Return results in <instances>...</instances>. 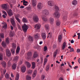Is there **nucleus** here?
<instances>
[{"label": "nucleus", "mask_w": 80, "mask_h": 80, "mask_svg": "<svg viewBox=\"0 0 80 80\" xmlns=\"http://www.w3.org/2000/svg\"><path fill=\"white\" fill-rule=\"evenodd\" d=\"M54 10L56 11V12L53 14V16L54 17H55V18H60V13L58 12H57L59 10V8H58V7L57 6H54Z\"/></svg>", "instance_id": "1"}, {"label": "nucleus", "mask_w": 80, "mask_h": 80, "mask_svg": "<svg viewBox=\"0 0 80 80\" xmlns=\"http://www.w3.org/2000/svg\"><path fill=\"white\" fill-rule=\"evenodd\" d=\"M33 16H34L33 17V20L34 22H38L39 20L38 17V16L37 15L34 13H32L30 15H28V18H31L32 17H33Z\"/></svg>", "instance_id": "2"}, {"label": "nucleus", "mask_w": 80, "mask_h": 80, "mask_svg": "<svg viewBox=\"0 0 80 80\" xmlns=\"http://www.w3.org/2000/svg\"><path fill=\"white\" fill-rule=\"evenodd\" d=\"M12 48L11 49V52L12 54H15V50L17 48V45L14 43H12Z\"/></svg>", "instance_id": "3"}, {"label": "nucleus", "mask_w": 80, "mask_h": 80, "mask_svg": "<svg viewBox=\"0 0 80 80\" xmlns=\"http://www.w3.org/2000/svg\"><path fill=\"white\" fill-rule=\"evenodd\" d=\"M22 28L24 32H27V31L28 29V25H26L25 23L24 24V25L22 26Z\"/></svg>", "instance_id": "4"}, {"label": "nucleus", "mask_w": 80, "mask_h": 80, "mask_svg": "<svg viewBox=\"0 0 80 80\" xmlns=\"http://www.w3.org/2000/svg\"><path fill=\"white\" fill-rule=\"evenodd\" d=\"M42 15H45L46 16H47V15H49V12L47 9L44 10L42 11Z\"/></svg>", "instance_id": "5"}, {"label": "nucleus", "mask_w": 80, "mask_h": 80, "mask_svg": "<svg viewBox=\"0 0 80 80\" xmlns=\"http://www.w3.org/2000/svg\"><path fill=\"white\" fill-rule=\"evenodd\" d=\"M7 12L10 17H12V15H13V11H12V10L10 9L8 11H7Z\"/></svg>", "instance_id": "6"}, {"label": "nucleus", "mask_w": 80, "mask_h": 80, "mask_svg": "<svg viewBox=\"0 0 80 80\" xmlns=\"http://www.w3.org/2000/svg\"><path fill=\"white\" fill-rule=\"evenodd\" d=\"M42 18L44 22H47L48 21V18L44 15H42Z\"/></svg>", "instance_id": "7"}, {"label": "nucleus", "mask_w": 80, "mask_h": 80, "mask_svg": "<svg viewBox=\"0 0 80 80\" xmlns=\"http://www.w3.org/2000/svg\"><path fill=\"white\" fill-rule=\"evenodd\" d=\"M48 4L49 6L53 7L54 5V2L52 1H49L48 2Z\"/></svg>", "instance_id": "8"}, {"label": "nucleus", "mask_w": 80, "mask_h": 80, "mask_svg": "<svg viewBox=\"0 0 80 80\" xmlns=\"http://www.w3.org/2000/svg\"><path fill=\"white\" fill-rule=\"evenodd\" d=\"M32 53L31 52H28L27 54V59L28 60H30L31 59V57H32Z\"/></svg>", "instance_id": "9"}, {"label": "nucleus", "mask_w": 80, "mask_h": 80, "mask_svg": "<svg viewBox=\"0 0 80 80\" xmlns=\"http://www.w3.org/2000/svg\"><path fill=\"white\" fill-rule=\"evenodd\" d=\"M7 5H8V4H2V7L3 9H4L5 10H7Z\"/></svg>", "instance_id": "10"}, {"label": "nucleus", "mask_w": 80, "mask_h": 80, "mask_svg": "<svg viewBox=\"0 0 80 80\" xmlns=\"http://www.w3.org/2000/svg\"><path fill=\"white\" fill-rule=\"evenodd\" d=\"M41 27V25L40 24H36L35 25L34 28L36 30H38Z\"/></svg>", "instance_id": "11"}, {"label": "nucleus", "mask_w": 80, "mask_h": 80, "mask_svg": "<svg viewBox=\"0 0 80 80\" xmlns=\"http://www.w3.org/2000/svg\"><path fill=\"white\" fill-rule=\"evenodd\" d=\"M25 63L28 68H30L31 67V64L29 62L26 61L25 62Z\"/></svg>", "instance_id": "12"}, {"label": "nucleus", "mask_w": 80, "mask_h": 80, "mask_svg": "<svg viewBox=\"0 0 80 80\" xmlns=\"http://www.w3.org/2000/svg\"><path fill=\"white\" fill-rule=\"evenodd\" d=\"M32 3L33 7H36L37 5V0H32Z\"/></svg>", "instance_id": "13"}, {"label": "nucleus", "mask_w": 80, "mask_h": 80, "mask_svg": "<svg viewBox=\"0 0 80 80\" xmlns=\"http://www.w3.org/2000/svg\"><path fill=\"white\" fill-rule=\"evenodd\" d=\"M6 53L8 57H10L11 55V52L10 50L8 49L6 50Z\"/></svg>", "instance_id": "14"}, {"label": "nucleus", "mask_w": 80, "mask_h": 80, "mask_svg": "<svg viewBox=\"0 0 80 80\" xmlns=\"http://www.w3.org/2000/svg\"><path fill=\"white\" fill-rule=\"evenodd\" d=\"M41 36L43 40H45L46 39V37H47V35L45 33L42 32L41 33Z\"/></svg>", "instance_id": "15"}, {"label": "nucleus", "mask_w": 80, "mask_h": 80, "mask_svg": "<svg viewBox=\"0 0 80 80\" xmlns=\"http://www.w3.org/2000/svg\"><path fill=\"white\" fill-rule=\"evenodd\" d=\"M11 22L13 27L15 26V21L14 20V18L11 19Z\"/></svg>", "instance_id": "16"}, {"label": "nucleus", "mask_w": 80, "mask_h": 80, "mask_svg": "<svg viewBox=\"0 0 80 80\" xmlns=\"http://www.w3.org/2000/svg\"><path fill=\"white\" fill-rule=\"evenodd\" d=\"M67 12H66V11H64L63 13V14L64 15L63 17V20H65V19H67Z\"/></svg>", "instance_id": "17"}, {"label": "nucleus", "mask_w": 80, "mask_h": 80, "mask_svg": "<svg viewBox=\"0 0 80 80\" xmlns=\"http://www.w3.org/2000/svg\"><path fill=\"white\" fill-rule=\"evenodd\" d=\"M43 8V5L41 3V2H39L38 3V9H42Z\"/></svg>", "instance_id": "18"}, {"label": "nucleus", "mask_w": 80, "mask_h": 80, "mask_svg": "<svg viewBox=\"0 0 80 80\" xmlns=\"http://www.w3.org/2000/svg\"><path fill=\"white\" fill-rule=\"evenodd\" d=\"M49 21L50 22L51 24L52 25V24H53L54 19L52 18H50L49 19Z\"/></svg>", "instance_id": "19"}, {"label": "nucleus", "mask_w": 80, "mask_h": 80, "mask_svg": "<svg viewBox=\"0 0 80 80\" xmlns=\"http://www.w3.org/2000/svg\"><path fill=\"white\" fill-rule=\"evenodd\" d=\"M38 52L36 51L35 52H34V53L33 54V58H37V57H38Z\"/></svg>", "instance_id": "20"}, {"label": "nucleus", "mask_w": 80, "mask_h": 80, "mask_svg": "<svg viewBox=\"0 0 80 80\" xmlns=\"http://www.w3.org/2000/svg\"><path fill=\"white\" fill-rule=\"evenodd\" d=\"M26 67L25 66H23L21 68V71L23 73H24V72H25L26 71Z\"/></svg>", "instance_id": "21"}, {"label": "nucleus", "mask_w": 80, "mask_h": 80, "mask_svg": "<svg viewBox=\"0 0 80 80\" xmlns=\"http://www.w3.org/2000/svg\"><path fill=\"white\" fill-rule=\"evenodd\" d=\"M19 52H20V47L18 46L16 49V55L18 54L19 53Z\"/></svg>", "instance_id": "22"}, {"label": "nucleus", "mask_w": 80, "mask_h": 80, "mask_svg": "<svg viewBox=\"0 0 80 80\" xmlns=\"http://www.w3.org/2000/svg\"><path fill=\"white\" fill-rule=\"evenodd\" d=\"M78 2L77 0H74L72 2V4L73 5H77V3Z\"/></svg>", "instance_id": "23"}, {"label": "nucleus", "mask_w": 80, "mask_h": 80, "mask_svg": "<svg viewBox=\"0 0 80 80\" xmlns=\"http://www.w3.org/2000/svg\"><path fill=\"white\" fill-rule=\"evenodd\" d=\"M2 66L5 68L7 67V63L5 61H2Z\"/></svg>", "instance_id": "24"}, {"label": "nucleus", "mask_w": 80, "mask_h": 80, "mask_svg": "<svg viewBox=\"0 0 80 80\" xmlns=\"http://www.w3.org/2000/svg\"><path fill=\"white\" fill-rule=\"evenodd\" d=\"M62 35H59L58 37V40L59 42H61L62 41Z\"/></svg>", "instance_id": "25"}, {"label": "nucleus", "mask_w": 80, "mask_h": 80, "mask_svg": "<svg viewBox=\"0 0 80 80\" xmlns=\"http://www.w3.org/2000/svg\"><path fill=\"white\" fill-rule=\"evenodd\" d=\"M17 68V64L15 63L13 64L12 66V68L13 70H16Z\"/></svg>", "instance_id": "26"}, {"label": "nucleus", "mask_w": 80, "mask_h": 80, "mask_svg": "<svg viewBox=\"0 0 80 80\" xmlns=\"http://www.w3.org/2000/svg\"><path fill=\"white\" fill-rule=\"evenodd\" d=\"M37 70H35L33 73L32 74V77H36V75H37Z\"/></svg>", "instance_id": "27"}, {"label": "nucleus", "mask_w": 80, "mask_h": 80, "mask_svg": "<svg viewBox=\"0 0 80 80\" xmlns=\"http://www.w3.org/2000/svg\"><path fill=\"white\" fill-rule=\"evenodd\" d=\"M65 47H66V42H64L62 44V50H64L65 48Z\"/></svg>", "instance_id": "28"}, {"label": "nucleus", "mask_w": 80, "mask_h": 80, "mask_svg": "<svg viewBox=\"0 0 80 80\" xmlns=\"http://www.w3.org/2000/svg\"><path fill=\"white\" fill-rule=\"evenodd\" d=\"M60 21L59 20H57L56 22V24L57 26H60Z\"/></svg>", "instance_id": "29"}, {"label": "nucleus", "mask_w": 80, "mask_h": 80, "mask_svg": "<svg viewBox=\"0 0 80 80\" xmlns=\"http://www.w3.org/2000/svg\"><path fill=\"white\" fill-rule=\"evenodd\" d=\"M40 37V34L38 33L36 34H35L34 35V37L35 39H37Z\"/></svg>", "instance_id": "30"}, {"label": "nucleus", "mask_w": 80, "mask_h": 80, "mask_svg": "<svg viewBox=\"0 0 80 80\" xmlns=\"http://www.w3.org/2000/svg\"><path fill=\"white\" fill-rule=\"evenodd\" d=\"M14 34H15V32H10V37H13Z\"/></svg>", "instance_id": "31"}, {"label": "nucleus", "mask_w": 80, "mask_h": 80, "mask_svg": "<svg viewBox=\"0 0 80 80\" xmlns=\"http://www.w3.org/2000/svg\"><path fill=\"white\" fill-rule=\"evenodd\" d=\"M1 72L2 74L1 76L0 77V80H2V78H3V71H2V70H1Z\"/></svg>", "instance_id": "32"}, {"label": "nucleus", "mask_w": 80, "mask_h": 80, "mask_svg": "<svg viewBox=\"0 0 80 80\" xmlns=\"http://www.w3.org/2000/svg\"><path fill=\"white\" fill-rule=\"evenodd\" d=\"M2 47H6V46H7V44L5 42H4V41H3L2 42Z\"/></svg>", "instance_id": "33"}, {"label": "nucleus", "mask_w": 80, "mask_h": 80, "mask_svg": "<svg viewBox=\"0 0 80 80\" xmlns=\"http://www.w3.org/2000/svg\"><path fill=\"white\" fill-rule=\"evenodd\" d=\"M6 42L7 44H9L10 43V41H9V38H7L6 39Z\"/></svg>", "instance_id": "34"}, {"label": "nucleus", "mask_w": 80, "mask_h": 80, "mask_svg": "<svg viewBox=\"0 0 80 80\" xmlns=\"http://www.w3.org/2000/svg\"><path fill=\"white\" fill-rule=\"evenodd\" d=\"M32 68H35V62H33L32 63Z\"/></svg>", "instance_id": "35"}, {"label": "nucleus", "mask_w": 80, "mask_h": 80, "mask_svg": "<svg viewBox=\"0 0 80 80\" xmlns=\"http://www.w3.org/2000/svg\"><path fill=\"white\" fill-rule=\"evenodd\" d=\"M18 57L17 56H16L14 58L13 61L14 62H16V61H18Z\"/></svg>", "instance_id": "36"}, {"label": "nucleus", "mask_w": 80, "mask_h": 80, "mask_svg": "<svg viewBox=\"0 0 80 80\" xmlns=\"http://www.w3.org/2000/svg\"><path fill=\"white\" fill-rule=\"evenodd\" d=\"M5 77L7 78V79H9V74L8 73H6L5 75Z\"/></svg>", "instance_id": "37"}, {"label": "nucleus", "mask_w": 80, "mask_h": 80, "mask_svg": "<svg viewBox=\"0 0 80 80\" xmlns=\"http://www.w3.org/2000/svg\"><path fill=\"white\" fill-rule=\"evenodd\" d=\"M27 80H31V77L29 75H28L26 78Z\"/></svg>", "instance_id": "38"}, {"label": "nucleus", "mask_w": 80, "mask_h": 80, "mask_svg": "<svg viewBox=\"0 0 80 80\" xmlns=\"http://www.w3.org/2000/svg\"><path fill=\"white\" fill-rule=\"evenodd\" d=\"M28 20H27V19H26V18H23V19H22V22L24 23H26V22H27Z\"/></svg>", "instance_id": "39"}, {"label": "nucleus", "mask_w": 80, "mask_h": 80, "mask_svg": "<svg viewBox=\"0 0 80 80\" xmlns=\"http://www.w3.org/2000/svg\"><path fill=\"white\" fill-rule=\"evenodd\" d=\"M15 18L18 21V23H20V19H19L17 16H15Z\"/></svg>", "instance_id": "40"}, {"label": "nucleus", "mask_w": 80, "mask_h": 80, "mask_svg": "<svg viewBox=\"0 0 80 80\" xmlns=\"http://www.w3.org/2000/svg\"><path fill=\"white\" fill-rule=\"evenodd\" d=\"M4 24V26H3V28L5 29H6L7 28V23L5 22Z\"/></svg>", "instance_id": "41"}, {"label": "nucleus", "mask_w": 80, "mask_h": 80, "mask_svg": "<svg viewBox=\"0 0 80 80\" xmlns=\"http://www.w3.org/2000/svg\"><path fill=\"white\" fill-rule=\"evenodd\" d=\"M0 36L1 38H4V37H5L4 34L3 33L0 34Z\"/></svg>", "instance_id": "42"}, {"label": "nucleus", "mask_w": 80, "mask_h": 80, "mask_svg": "<svg viewBox=\"0 0 80 80\" xmlns=\"http://www.w3.org/2000/svg\"><path fill=\"white\" fill-rule=\"evenodd\" d=\"M45 29L46 30H48L49 28H48V24H46L45 25Z\"/></svg>", "instance_id": "43"}, {"label": "nucleus", "mask_w": 80, "mask_h": 80, "mask_svg": "<svg viewBox=\"0 0 80 80\" xmlns=\"http://www.w3.org/2000/svg\"><path fill=\"white\" fill-rule=\"evenodd\" d=\"M33 72V71L32 70L29 69L28 71V74H30Z\"/></svg>", "instance_id": "44"}, {"label": "nucleus", "mask_w": 80, "mask_h": 80, "mask_svg": "<svg viewBox=\"0 0 80 80\" xmlns=\"http://www.w3.org/2000/svg\"><path fill=\"white\" fill-rule=\"evenodd\" d=\"M28 39L30 41H33V38H32V37L30 36H29Z\"/></svg>", "instance_id": "45"}, {"label": "nucleus", "mask_w": 80, "mask_h": 80, "mask_svg": "<svg viewBox=\"0 0 80 80\" xmlns=\"http://www.w3.org/2000/svg\"><path fill=\"white\" fill-rule=\"evenodd\" d=\"M45 78V76L44 75H42L41 76V79L42 80H44Z\"/></svg>", "instance_id": "46"}, {"label": "nucleus", "mask_w": 80, "mask_h": 80, "mask_svg": "<svg viewBox=\"0 0 80 80\" xmlns=\"http://www.w3.org/2000/svg\"><path fill=\"white\" fill-rule=\"evenodd\" d=\"M19 80V74H17L16 77V80Z\"/></svg>", "instance_id": "47"}, {"label": "nucleus", "mask_w": 80, "mask_h": 80, "mask_svg": "<svg viewBox=\"0 0 80 80\" xmlns=\"http://www.w3.org/2000/svg\"><path fill=\"white\" fill-rule=\"evenodd\" d=\"M3 60V54H0V60Z\"/></svg>", "instance_id": "48"}, {"label": "nucleus", "mask_w": 80, "mask_h": 80, "mask_svg": "<svg viewBox=\"0 0 80 80\" xmlns=\"http://www.w3.org/2000/svg\"><path fill=\"white\" fill-rule=\"evenodd\" d=\"M48 59L47 58H45L44 59V65H45L46 63H47V62Z\"/></svg>", "instance_id": "49"}, {"label": "nucleus", "mask_w": 80, "mask_h": 80, "mask_svg": "<svg viewBox=\"0 0 80 80\" xmlns=\"http://www.w3.org/2000/svg\"><path fill=\"white\" fill-rule=\"evenodd\" d=\"M28 3L27 1H25V2H23V5H24V6H27V5H28Z\"/></svg>", "instance_id": "50"}, {"label": "nucleus", "mask_w": 80, "mask_h": 80, "mask_svg": "<svg viewBox=\"0 0 80 80\" xmlns=\"http://www.w3.org/2000/svg\"><path fill=\"white\" fill-rule=\"evenodd\" d=\"M47 50V46H45L44 48V52H46Z\"/></svg>", "instance_id": "51"}, {"label": "nucleus", "mask_w": 80, "mask_h": 80, "mask_svg": "<svg viewBox=\"0 0 80 80\" xmlns=\"http://www.w3.org/2000/svg\"><path fill=\"white\" fill-rule=\"evenodd\" d=\"M57 52H54L53 54V57L55 58L56 57V56L57 55Z\"/></svg>", "instance_id": "52"}, {"label": "nucleus", "mask_w": 80, "mask_h": 80, "mask_svg": "<svg viewBox=\"0 0 80 80\" xmlns=\"http://www.w3.org/2000/svg\"><path fill=\"white\" fill-rule=\"evenodd\" d=\"M49 68H50V67L49 66V65L47 66V67H46V71H48V70H49Z\"/></svg>", "instance_id": "53"}, {"label": "nucleus", "mask_w": 80, "mask_h": 80, "mask_svg": "<svg viewBox=\"0 0 80 80\" xmlns=\"http://www.w3.org/2000/svg\"><path fill=\"white\" fill-rule=\"evenodd\" d=\"M70 52H74V49H73V48H71L70 50Z\"/></svg>", "instance_id": "54"}, {"label": "nucleus", "mask_w": 80, "mask_h": 80, "mask_svg": "<svg viewBox=\"0 0 80 80\" xmlns=\"http://www.w3.org/2000/svg\"><path fill=\"white\" fill-rule=\"evenodd\" d=\"M41 62H43V56H42V57H41Z\"/></svg>", "instance_id": "55"}, {"label": "nucleus", "mask_w": 80, "mask_h": 80, "mask_svg": "<svg viewBox=\"0 0 80 80\" xmlns=\"http://www.w3.org/2000/svg\"><path fill=\"white\" fill-rule=\"evenodd\" d=\"M2 13H4V14H5V15L6 16H7V12L5 11H2Z\"/></svg>", "instance_id": "56"}, {"label": "nucleus", "mask_w": 80, "mask_h": 80, "mask_svg": "<svg viewBox=\"0 0 80 80\" xmlns=\"http://www.w3.org/2000/svg\"><path fill=\"white\" fill-rule=\"evenodd\" d=\"M52 37V34H50V33L49 32L48 33V37Z\"/></svg>", "instance_id": "57"}, {"label": "nucleus", "mask_w": 80, "mask_h": 80, "mask_svg": "<svg viewBox=\"0 0 80 80\" xmlns=\"http://www.w3.org/2000/svg\"><path fill=\"white\" fill-rule=\"evenodd\" d=\"M18 29L19 30H21V26L19 24L18 25Z\"/></svg>", "instance_id": "58"}, {"label": "nucleus", "mask_w": 80, "mask_h": 80, "mask_svg": "<svg viewBox=\"0 0 80 80\" xmlns=\"http://www.w3.org/2000/svg\"><path fill=\"white\" fill-rule=\"evenodd\" d=\"M6 72H7V70H6V69L3 70V73L4 75H5V73H6Z\"/></svg>", "instance_id": "59"}, {"label": "nucleus", "mask_w": 80, "mask_h": 80, "mask_svg": "<svg viewBox=\"0 0 80 80\" xmlns=\"http://www.w3.org/2000/svg\"><path fill=\"white\" fill-rule=\"evenodd\" d=\"M9 5L10 6V7H11V8H13V5H12V4L11 3H10Z\"/></svg>", "instance_id": "60"}, {"label": "nucleus", "mask_w": 80, "mask_h": 80, "mask_svg": "<svg viewBox=\"0 0 80 80\" xmlns=\"http://www.w3.org/2000/svg\"><path fill=\"white\" fill-rule=\"evenodd\" d=\"M79 52H80V49H77V53H79Z\"/></svg>", "instance_id": "61"}, {"label": "nucleus", "mask_w": 80, "mask_h": 80, "mask_svg": "<svg viewBox=\"0 0 80 80\" xmlns=\"http://www.w3.org/2000/svg\"><path fill=\"white\" fill-rule=\"evenodd\" d=\"M24 6H21L20 7V8H24Z\"/></svg>", "instance_id": "62"}, {"label": "nucleus", "mask_w": 80, "mask_h": 80, "mask_svg": "<svg viewBox=\"0 0 80 80\" xmlns=\"http://www.w3.org/2000/svg\"><path fill=\"white\" fill-rule=\"evenodd\" d=\"M19 63L20 65H21V64H22V62L21 61H19Z\"/></svg>", "instance_id": "63"}, {"label": "nucleus", "mask_w": 80, "mask_h": 80, "mask_svg": "<svg viewBox=\"0 0 80 80\" xmlns=\"http://www.w3.org/2000/svg\"><path fill=\"white\" fill-rule=\"evenodd\" d=\"M71 43H74V41L73 40H71Z\"/></svg>", "instance_id": "64"}]
</instances>
